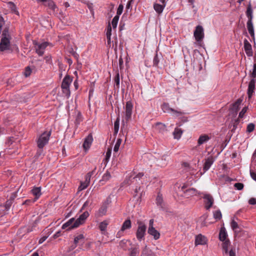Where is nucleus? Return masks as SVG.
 <instances>
[{"label":"nucleus","mask_w":256,"mask_h":256,"mask_svg":"<svg viewBox=\"0 0 256 256\" xmlns=\"http://www.w3.org/2000/svg\"><path fill=\"white\" fill-rule=\"evenodd\" d=\"M12 38L9 34V28L5 27L2 32V38L0 42V51L4 52L10 49V40Z\"/></svg>","instance_id":"f257e3e1"},{"label":"nucleus","mask_w":256,"mask_h":256,"mask_svg":"<svg viewBox=\"0 0 256 256\" xmlns=\"http://www.w3.org/2000/svg\"><path fill=\"white\" fill-rule=\"evenodd\" d=\"M51 132V130L49 132L45 131L39 136L36 141L38 148H43L48 144Z\"/></svg>","instance_id":"f03ea898"},{"label":"nucleus","mask_w":256,"mask_h":256,"mask_svg":"<svg viewBox=\"0 0 256 256\" xmlns=\"http://www.w3.org/2000/svg\"><path fill=\"white\" fill-rule=\"evenodd\" d=\"M138 227L136 232V237L140 242L144 239L146 230V226L142 222L138 220Z\"/></svg>","instance_id":"7ed1b4c3"},{"label":"nucleus","mask_w":256,"mask_h":256,"mask_svg":"<svg viewBox=\"0 0 256 256\" xmlns=\"http://www.w3.org/2000/svg\"><path fill=\"white\" fill-rule=\"evenodd\" d=\"M88 211L84 212V213H82L79 216L78 218H77L76 220L73 225H72L70 228H68L66 230H71L78 227L80 225L83 224L85 222L86 219L88 218Z\"/></svg>","instance_id":"20e7f679"},{"label":"nucleus","mask_w":256,"mask_h":256,"mask_svg":"<svg viewBox=\"0 0 256 256\" xmlns=\"http://www.w3.org/2000/svg\"><path fill=\"white\" fill-rule=\"evenodd\" d=\"M194 36L196 41L198 44L202 42L204 38V30L202 26L198 25L196 27L195 30L194 32Z\"/></svg>","instance_id":"39448f33"},{"label":"nucleus","mask_w":256,"mask_h":256,"mask_svg":"<svg viewBox=\"0 0 256 256\" xmlns=\"http://www.w3.org/2000/svg\"><path fill=\"white\" fill-rule=\"evenodd\" d=\"M161 108L164 112H173L176 116H180L184 114V112H182L181 111H179L178 110H176L172 108H171L170 107L169 104L167 102H164Z\"/></svg>","instance_id":"423d86ee"},{"label":"nucleus","mask_w":256,"mask_h":256,"mask_svg":"<svg viewBox=\"0 0 256 256\" xmlns=\"http://www.w3.org/2000/svg\"><path fill=\"white\" fill-rule=\"evenodd\" d=\"M203 198L204 200V208L206 210H208L212 207L214 203V199L210 194H205L203 196Z\"/></svg>","instance_id":"0eeeda50"},{"label":"nucleus","mask_w":256,"mask_h":256,"mask_svg":"<svg viewBox=\"0 0 256 256\" xmlns=\"http://www.w3.org/2000/svg\"><path fill=\"white\" fill-rule=\"evenodd\" d=\"M132 108L133 104L130 100H129L126 102L125 118L126 120H128L131 118Z\"/></svg>","instance_id":"6e6552de"},{"label":"nucleus","mask_w":256,"mask_h":256,"mask_svg":"<svg viewBox=\"0 0 256 256\" xmlns=\"http://www.w3.org/2000/svg\"><path fill=\"white\" fill-rule=\"evenodd\" d=\"M256 82H255V80L254 79L250 80L249 82L248 88V90H247V94H248V98L249 100L252 98L253 96V94L254 92Z\"/></svg>","instance_id":"1a4fd4ad"},{"label":"nucleus","mask_w":256,"mask_h":256,"mask_svg":"<svg viewBox=\"0 0 256 256\" xmlns=\"http://www.w3.org/2000/svg\"><path fill=\"white\" fill-rule=\"evenodd\" d=\"M93 141V138L92 135V133H90L88 134V135L84 138L82 146L84 148V149L86 151L88 150L92 142Z\"/></svg>","instance_id":"9d476101"},{"label":"nucleus","mask_w":256,"mask_h":256,"mask_svg":"<svg viewBox=\"0 0 256 256\" xmlns=\"http://www.w3.org/2000/svg\"><path fill=\"white\" fill-rule=\"evenodd\" d=\"M244 48L246 55L248 56H252L253 55V52L252 46L249 42L245 38L244 41Z\"/></svg>","instance_id":"9b49d317"},{"label":"nucleus","mask_w":256,"mask_h":256,"mask_svg":"<svg viewBox=\"0 0 256 256\" xmlns=\"http://www.w3.org/2000/svg\"><path fill=\"white\" fill-rule=\"evenodd\" d=\"M206 238L202 236V234H199L196 236L194 242L196 246L200 244L204 245L206 244Z\"/></svg>","instance_id":"f8f14e48"},{"label":"nucleus","mask_w":256,"mask_h":256,"mask_svg":"<svg viewBox=\"0 0 256 256\" xmlns=\"http://www.w3.org/2000/svg\"><path fill=\"white\" fill-rule=\"evenodd\" d=\"M73 77L71 76H70L68 74H66L64 78L63 79L62 84H61V88H69L70 84L72 83V81Z\"/></svg>","instance_id":"ddd939ff"},{"label":"nucleus","mask_w":256,"mask_h":256,"mask_svg":"<svg viewBox=\"0 0 256 256\" xmlns=\"http://www.w3.org/2000/svg\"><path fill=\"white\" fill-rule=\"evenodd\" d=\"M214 162V159L212 156H210L206 159V162L203 167V173H204L210 168Z\"/></svg>","instance_id":"4468645a"},{"label":"nucleus","mask_w":256,"mask_h":256,"mask_svg":"<svg viewBox=\"0 0 256 256\" xmlns=\"http://www.w3.org/2000/svg\"><path fill=\"white\" fill-rule=\"evenodd\" d=\"M132 243L129 240L124 239L119 242V246L124 250H128V246H132Z\"/></svg>","instance_id":"2eb2a0df"},{"label":"nucleus","mask_w":256,"mask_h":256,"mask_svg":"<svg viewBox=\"0 0 256 256\" xmlns=\"http://www.w3.org/2000/svg\"><path fill=\"white\" fill-rule=\"evenodd\" d=\"M228 234L226 231V230L224 226H222L220 230L218 238L220 241H224L227 240L228 238Z\"/></svg>","instance_id":"dca6fc26"},{"label":"nucleus","mask_w":256,"mask_h":256,"mask_svg":"<svg viewBox=\"0 0 256 256\" xmlns=\"http://www.w3.org/2000/svg\"><path fill=\"white\" fill-rule=\"evenodd\" d=\"M148 232L154 236V240H157L160 237V233L154 228H148Z\"/></svg>","instance_id":"f3484780"},{"label":"nucleus","mask_w":256,"mask_h":256,"mask_svg":"<svg viewBox=\"0 0 256 256\" xmlns=\"http://www.w3.org/2000/svg\"><path fill=\"white\" fill-rule=\"evenodd\" d=\"M130 250V256H137L140 252L139 245L136 244L128 249Z\"/></svg>","instance_id":"a211bd4d"},{"label":"nucleus","mask_w":256,"mask_h":256,"mask_svg":"<svg viewBox=\"0 0 256 256\" xmlns=\"http://www.w3.org/2000/svg\"><path fill=\"white\" fill-rule=\"evenodd\" d=\"M108 200L105 202L98 210V216H101L105 215L107 212Z\"/></svg>","instance_id":"6ab92c4d"},{"label":"nucleus","mask_w":256,"mask_h":256,"mask_svg":"<svg viewBox=\"0 0 256 256\" xmlns=\"http://www.w3.org/2000/svg\"><path fill=\"white\" fill-rule=\"evenodd\" d=\"M210 138L206 134L200 135L198 140V146H200L207 142Z\"/></svg>","instance_id":"aec40b11"},{"label":"nucleus","mask_w":256,"mask_h":256,"mask_svg":"<svg viewBox=\"0 0 256 256\" xmlns=\"http://www.w3.org/2000/svg\"><path fill=\"white\" fill-rule=\"evenodd\" d=\"M45 6H48L50 9L52 10L54 12H55L56 10L58 8L56 5L52 0H48L44 4Z\"/></svg>","instance_id":"412c9836"},{"label":"nucleus","mask_w":256,"mask_h":256,"mask_svg":"<svg viewBox=\"0 0 256 256\" xmlns=\"http://www.w3.org/2000/svg\"><path fill=\"white\" fill-rule=\"evenodd\" d=\"M242 100H243L242 98H238L234 103L232 104V107H230V108L238 112L240 108V106Z\"/></svg>","instance_id":"4be33fe9"},{"label":"nucleus","mask_w":256,"mask_h":256,"mask_svg":"<svg viewBox=\"0 0 256 256\" xmlns=\"http://www.w3.org/2000/svg\"><path fill=\"white\" fill-rule=\"evenodd\" d=\"M132 227V222L130 219L126 220L121 227L120 231L124 232L126 230L130 229Z\"/></svg>","instance_id":"5701e85b"},{"label":"nucleus","mask_w":256,"mask_h":256,"mask_svg":"<svg viewBox=\"0 0 256 256\" xmlns=\"http://www.w3.org/2000/svg\"><path fill=\"white\" fill-rule=\"evenodd\" d=\"M41 189L40 187H36L34 188L32 190V193L34 196L35 200L38 199L42 194L41 193Z\"/></svg>","instance_id":"b1692460"},{"label":"nucleus","mask_w":256,"mask_h":256,"mask_svg":"<svg viewBox=\"0 0 256 256\" xmlns=\"http://www.w3.org/2000/svg\"><path fill=\"white\" fill-rule=\"evenodd\" d=\"M230 224H231L232 228L234 232V234H239L240 233V231H238V230H240V228L238 226V224L234 220H232ZM242 232V231H241V232Z\"/></svg>","instance_id":"393cba45"},{"label":"nucleus","mask_w":256,"mask_h":256,"mask_svg":"<svg viewBox=\"0 0 256 256\" xmlns=\"http://www.w3.org/2000/svg\"><path fill=\"white\" fill-rule=\"evenodd\" d=\"M140 256H154L146 245L143 248Z\"/></svg>","instance_id":"a878e982"},{"label":"nucleus","mask_w":256,"mask_h":256,"mask_svg":"<svg viewBox=\"0 0 256 256\" xmlns=\"http://www.w3.org/2000/svg\"><path fill=\"white\" fill-rule=\"evenodd\" d=\"M166 4H158L155 3L154 4V8L158 14H160L162 12Z\"/></svg>","instance_id":"bb28decb"},{"label":"nucleus","mask_w":256,"mask_h":256,"mask_svg":"<svg viewBox=\"0 0 256 256\" xmlns=\"http://www.w3.org/2000/svg\"><path fill=\"white\" fill-rule=\"evenodd\" d=\"M33 44L35 46H38V49L44 50L48 44V42H44L42 44H39L36 40L33 41Z\"/></svg>","instance_id":"cd10ccee"},{"label":"nucleus","mask_w":256,"mask_h":256,"mask_svg":"<svg viewBox=\"0 0 256 256\" xmlns=\"http://www.w3.org/2000/svg\"><path fill=\"white\" fill-rule=\"evenodd\" d=\"M156 203L158 206H160L162 210H164V206L163 204V198L162 194H158L156 198Z\"/></svg>","instance_id":"c85d7f7f"},{"label":"nucleus","mask_w":256,"mask_h":256,"mask_svg":"<svg viewBox=\"0 0 256 256\" xmlns=\"http://www.w3.org/2000/svg\"><path fill=\"white\" fill-rule=\"evenodd\" d=\"M84 236L82 234H80L74 238V243L75 244H78L79 242L82 244L84 243Z\"/></svg>","instance_id":"c756f323"},{"label":"nucleus","mask_w":256,"mask_h":256,"mask_svg":"<svg viewBox=\"0 0 256 256\" xmlns=\"http://www.w3.org/2000/svg\"><path fill=\"white\" fill-rule=\"evenodd\" d=\"M196 190L194 188H190L186 189V191H184V193L186 196L188 198L190 196H193L196 195Z\"/></svg>","instance_id":"7c9ffc66"},{"label":"nucleus","mask_w":256,"mask_h":256,"mask_svg":"<svg viewBox=\"0 0 256 256\" xmlns=\"http://www.w3.org/2000/svg\"><path fill=\"white\" fill-rule=\"evenodd\" d=\"M76 221L75 218H71L70 219L68 222H66V223H64L62 226V229H66V228H70L72 225H73L74 223Z\"/></svg>","instance_id":"2f4dec72"},{"label":"nucleus","mask_w":256,"mask_h":256,"mask_svg":"<svg viewBox=\"0 0 256 256\" xmlns=\"http://www.w3.org/2000/svg\"><path fill=\"white\" fill-rule=\"evenodd\" d=\"M222 248L226 254H228V247L230 246V242L229 239L226 240L224 241H222Z\"/></svg>","instance_id":"473e14b6"},{"label":"nucleus","mask_w":256,"mask_h":256,"mask_svg":"<svg viewBox=\"0 0 256 256\" xmlns=\"http://www.w3.org/2000/svg\"><path fill=\"white\" fill-rule=\"evenodd\" d=\"M114 87L117 89L118 90L120 88V74L118 70L116 72V74L114 78Z\"/></svg>","instance_id":"72a5a7b5"},{"label":"nucleus","mask_w":256,"mask_h":256,"mask_svg":"<svg viewBox=\"0 0 256 256\" xmlns=\"http://www.w3.org/2000/svg\"><path fill=\"white\" fill-rule=\"evenodd\" d=\"M246 15L248 18V20H252L253 16H252V6L250 4L247 7L246 11Z\"/></svg>","instance_id":"f704fd0d"},{"label":"nucleus","mask_w":256,"mask_h":256,"mask_svg":"<svg viewBox=\"0 0 256 256\" xmlns=\"http://www.w3.org/2000/svg\"><path fill=\"white\" fill-rule=\"evenodd\" d=\"M182 134V130L178 128H176L173 132L174 138L176 139H179Z\"/></svg>","instance_id":"c9c22d12"},{"label":"nucleus","mask_w":256,"mask_h":256,"mask_svg":"<svg viewBox=\"0 0 256 256\" xmlns=\"http://www.w3.org/2000/svg\"><path fill=\"white\" fill-rule=\"evenodd\" d=\"M8 4L10 6L12 12L16 15H19V12L17 10V8L15 4L12 2H8Z\"/></svg>","instance_id":"e433bc0d"},{"label":"nucleus","mask_w":256,"mask_h":256,"mask_svg":"<svg viewBox=\"0 0 256 256\" xmlns=\"http://www.w3.org/2000/svg\"><path fill=\"white\" fill-rule=\"evenodd\" d=\"M111 178L110 174L109 172L106 171V172L102 176V179L100 181V182L103 184V182H106Z\"/></svg>","instance_id":"4c0bfd02"},{"label":"nucleus","mask_w":256,"mask_h":256,"mask_svg":"<svg viewBox=\"0 0 256 256\" xmlns=\"http://www.w3.org/2000/svg\"><path fill=\"white\" fill-rule=\"evenodd\" d=\"M156 128L159 130L160 132H163L166 130V125L160 122H156Z\"/></svg>","instance_id":"58836bf2"},{"label":"nucleus","mask_w":256,"mask_h":256,"mask_svg":"<svg viewBox=\"0 0 256 256\" xmlns=\"http://www.w3.org/2000/svg\"><path fill=\"white\" fill-rule=\"evenodd\" d=\"M143 191H144V190H143L142 188L140 186H139L138 188H136L134 190V197L136 198L137 195V194L138 192H140V196H138V200L139 199H141V197L142 196Z\"/></svg>","instance_id":"ea45409f"},{"label":"nucleus","mask_w":256,"mask_h":256,"mask_svg":"<svg viewBox=\"0 0 256 256\" xmlns=\"http://www.w3.org/2000/svg\"><path fill=\"white\" fill-rule=\"evenodd\" d=\"M160 60V59L158 56V54L156 52V54L154 58V60H153V66L158 68Z\"/></svg>","instance_id":"a19ab883"},{"label":"nucleus","mask_w":256,"mask_h":256,"mask_svg":"<svg viewBox=\"0 0 256 256\" xmlns=\"http://www.w3.org/2000/svg\"><path fill=\"white\" fill-rule=\"evenodd\" d=\"M108 225V222L106 220H104L100 224L99 228L101 231H104L106 230Z\"/></svg>","instance_id":"79ce46f5"},{"label":"nucleus","mask_w":256,"mask_h":256,"mask_svg":"<svg viewBox=\"0 0 256 256\" xmlns=\"http://www.w3.org/2000/svg\"><path fill=\"white\" fill-rule=\"evenodd\" d=\"M214 218L216 220H220L222 218V214L220 210H217L214 212Z\"/></svg>","instance_id":"37998d69"},{"label":"nucleus","mask_w":256,"mask_h":256,"mask_svg":"<svg viewBox=\"0 0 256 256\" xmlns=\"http://www.w3.org/2000/svg\"><path fill=\"white\" fill-rule=\"evenodd\" d=\"M119 18H120V17L118 16H116L112 20V24L113 28H116L117 25H118Z\"/></svg>","instance_id":"c03bdc74"},{"label":"nucleus","mask_w":256,"mask_h":256,"mask_svg":"<svg viewBox=\"0 0 256 256\" xmlns=\"http://www.w3.org/2000/svg\"><path fill=\"white\" fill-rule=\"evenodd\" d=\"M122 139L121 138H118L116 140V144L114 145V151L115 152H118L120 145L122 142Z\"/></svg>","instance_id":"a18cd8bd"},{"label":"nucleus","mask_w":256,"mask_h":256,"mask_svg":"<svg viewBox=\"0 0 256 256\" xmlns=\"http://www.w3.org/2000/svg\"><path fill=\"white\" fill-rule=\"evenodd\" d=\"M238 231H242L240 232V233L238 234H235L236 236L241 237L243 236L244 238H246L248 236V232L247 231L244 230L242 228H240Z\"/></svg>","instance_id":"49530a36"},{"label":"nucleus","mask_w":256,"mask_h":256,"mask_svg":"<svg viewBox=\"0 0 256 256\" xmlns=\"http://www.w3.org/2000/svg\"><path fill=\"white\" fill-rule=\"evenodd\" d=\"M13 202H14L12 201V200H8L4 205L5 210L6 211L8 210Z\"/></svg>","instance_id":"de8ad7c7"},{"label":"nucleus","mask_w":256,"mask_h":256,"mask_svg":"<svg viewBox=\"0 0 256 256\" xmlns=\"http://www.w3.org/2000/svg\"><path fill=\"white\" fill-rule=\"evenodd\" d=\"M134 176H132V175L128 177V178H126V179L124 180V182L126 184H128V185H130V184H132L134 183V182H135V181H136V179H132V178H134Z\"/></svg>","instance_id":"09e8293b"},{"label":"nucleus","mask_w":256,"mask_h":256,"mask_svg":"<svg viewBox=\"0 0 256 256\" xmlns=\"http://www.w3.org/2000/svg\"><path fill=\"white\" fill-rule=\"evenodd\" d=\"M62 90V92L65 94V96H66L67 98H68L70 94V92L69 88H61Z\"/></svg>","instance_id":"8fccbe9b"},{"label":"nucleus","mask_w":256,"mask_h":256,"mask_svg":"<svg viewBox=\"0 0 256 256\" xmlns=\"http://www.w3.org/2000/svg\"><path fill=\"white\" fill-rule=\"evenodd\" d=\"M240 122V120H239L238 118L234 120V122H233L232 126H231V127L232 126V132H234V131L236 130V129L237 128V126L238 124Z\"/></svg>","instance_id":"3c124183"},{"label":"nucleus","mask_w":256,"mask_h":256,"mask_svg":"<svg viewBox=\"0 0 256 256\" xmlns=\"http://www.w3.org/2000/svg\"><path fill=\"white\" fill-rule=\"evenodd\" d=\"M84 4H86L87 6L88 7V9L90 10L91 14L92 15H94V11L93 8V4L92 3L90 2H84Z\"/></svg>","instance_id":"603ef678"},{"label":"nucleus","mask_w":256,"mask_h":256,"mask_svg":"<svg viewBox=\"0 0 256 256\" xmlns=\"http://www.w3.org/2000/svg\"><path fill=\"white\" fill-rule=\"evenodd\" d=\"M82 120V117L80 112H78L76 118L75 120V124H79L80 122Z\"/></svg>","instance_id":"864d4df0"},{"label":"nucleus","mask_w":256,"mask_h":256,"mask_svg":"<svg viewBox=\"0 0 256 256\" xmlns=\"http://www.w3.org/2000/svg\"><path fill=\"white\" fill-rule=\"evenodd\" d=\"M255 128V125L253 123L249 124L246 128V132H251L254 131Z\"/></svg>","instance_id":"5fc2aeb1"},{"label":"nucleus","mask_w":256,"mask_h":256,"mask_svg":"<svg viewBox=\"0 0 256 256\" xmlns=\"http://www.w3.org/2000/svg\"><path fill=\"white\" fill-rule=\"evenodd\" d=\"M32 73V69L30 68V66H28L25 68L24 72V75L26 77L29 76Z\"/></svg>","instance_id":"6e6d98bb"},{"label":"nucleus","mask_w":256,"mask_h":256,"mask_svg":"<svg viewBox=\"0 0 256 256\" xmlns=\"http://www.w3.org/2000/svg\"><path fill=\"white\" fill-rule=\"evenodd\" d=\"M89 184H88L87 182H81L80 185L79 186L78 189L79 190H82L85 188H86Z\"/></svg>","instance_id":"4d7b16f0"},{"label":"nucleus","mask_w":256,"mask_h":256,"mask_svg":"<svg viewBox=\"0 0 256 256\" xmlns=\"http://www.w3.org/2000/svg\"><path fill=\"white\" fill-rule=\"evenodd\" d=\"M247 28L248 31L254 30L252 20H248L247 22Z\"/></svg>","instance_id":"13d9d810"},{"label":"nucleus","mask_w":256,"mask_h":256,"mask_svg":"<svg viewBox=\"0 0 256 256\" xmlns=\"http://www.w3.org/2000/svg\"><path fill=\"white\" fill-rule=\"evenodd\" d=\"M234 188L238 190H242L244 188V185L242 183L237 182L234 184Z\"/></svg>","instance_id":"bf43d9fd"},{"label":"nucleus","mask_w":256,"mask_h":256,"mask_svg":"<svg viewBox=\"0 0 256 256\" xmlns=\"http://www.w3.org/2000/svg\"><path fill=\"white\" fill-rule=\"evenodd\" d=\"M248 109V108L247 106H244L239 113L238 118H242L244 117V114L246 112Z\"/></svg>","instance_id":"052dcab7"},{"label":"nucleus","mask_w":256,"mask_h":256,"mask_svg":"<svg viewBox=\"0 0 256 256\" xmlns=\"http://www.w3.org/2000/svg\"><path fill=\"white\" fill-rule=\"evenodd\" d=\"M124 6L122 4H120L117 9L116 15L120 17V16L122 14L123 11Z\"/></svg>","instance_id":"680f3d73"},{"label":"nucleus","mask_w":256,"mask_h":256,"mask_svg":"<svg viewBox=\"0 0 256 256\" xmlns=\"http://www.w3.org/2000/svg\"><path fill=\"white\" fill-rule=\"evenodd\" d=\"M112 35V26L110 24L109 22L106 28V36H111Z\"/></svg>","instance_id":"e2e57ef3"},{"label":"nucleus","mask_w":256,"mask_h":256,"mask_svg":"<svg viewBox=\"0 0 256 256\" xmlns=\"http://www.w3.org/2000/svg\"><path fill=\"white\" fill-rule=\"evenodd\" d=\"M94 82L90 84V89L89 90V96H88L89 99H90V97L92 96V94H93V93L94 92Z\"/></svg>","instance_id":"0e129e2a"},{"label":"nucleus","mask_w":256,"mask_h":256,"mask_svg":"<svg viewBox=\"0 0 256 256\" xmlns=\"http://www.w3.org/2000/svg\"><path fill=\"white\" fill-rule=\"evenodd\" d=\"M119 125H120V116L117 118L116 120L114 122V129H118L119 130Z\"/></svg>","instance_id":"69168bd1"},{"label":"nucleus","mask_w":256,"mask_h":256,"mask_svg":"<svg viewBox=\"0 0 256 256\" xmlns=\"http://www.w3.org/2000/svg\"><path fill=\"white\" fill-rule=\"evenodd\" d=\"M112 150L110 148H108L105 157V160L108 161L110 158L111 155Z\"/></svg>","instance_id":"338daca9"},{"label":"nucleus","mask_w":256,"mask_h":256,"mask_svg":"<svg viewBox=\"0 0 256 256\" xmlns=\"http://www.w3.org/2000/svg\"><path fill=\"white\" fill-rule=\"evenodd\" d=\"M250 80H254L256 82V72L252 71L250 74Z\"/></svg>","instance_id":"774afa93"}]
</instances>
